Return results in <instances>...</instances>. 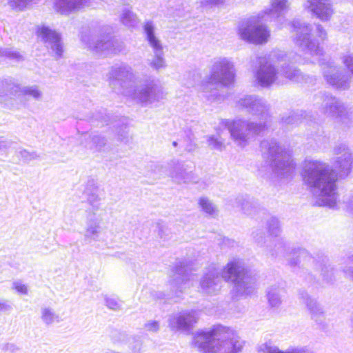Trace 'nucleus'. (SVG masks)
Returning <instances> with one entry per match:
<instances>
[{"mask_svg":"<svg viewBox=\"0 0 353 353\" xmlns=\"http://www.w3.org/2000/svg\"><path fill=\"white\" fill-rule=\"evenodd\" d=\"M345 276L353 281V254L347 261V265L343 268Z\"/></svg>","mask_w":353,"mask_h":353,"instance_id":"a19ab883","label":"nucleus"},{"mask_svg":"<svg viewBox=\"0 0 353 353\" xmlns=\"http://www.w3.org/2000/svg\"><path fill=\"white\" fill-rule=\"evenodd\" d=\"M346 207L348 211L353 213V195L347 201Z\"/></svg>","mask_w":353,"mask_h":353,"instance_id":"de8ad7c7","label":"nucleus"},{"mask_svg":"<svg viewBox=\"0 0 353 353\" xmlns=\"http://www.w3.org/2000/svg\"><path fill=\"white\" fill-rule=\"evenodd\" d=\"M263 154L271 161L273 172L279 176L287 177L294 172L295 165L292 159V150L278 145L274 139L261 143Z\"/></svg>","mask_w":353,"mask_h":353,"instance_id":"1a4fd4ad","label":"nucleus"},{"mask_svg":"<svg viewBox=\"0 0 353 353\" xmlns=\"http://www.w3.org/2000/svg\"><path fill=\"white\" fill-rule=\"evenodd\" d=\"M221 280L219 272L212 270L206 273L201 279V292L206 294H215L221 289Z\"/></svg>","mask_w":353,"mask_h":353,"instance_id":"393cba45","label":"nucleus"},{"mask_svg":"<svg viewBox=\"0 0 353 353\" xmlns=\"http://www.w3.org/2000/svg\"><path fill=\"white\" fill-rule=\"evenodd\" d=\"M192 77H193L194 79H195V78H196V77H197V76H196V75H195V74H193V75H192Z\"/></svg>","mask_w":353,"mask_h":353,"instance_id":"052dcab7","label":"nucleus"},{"mask_svg":"<svg viewBox=\"0 0 353 353\" xmlns=\"http://www.w3.org/2000/svg\"><path fill=\"white\" fill-rule=\"evenodd\" d=\"M305 254H306L305 252L302 250L299 252V257H300L301 256H304V255H305Z\"/></svg>","mask_w":353,"mask_h":353,"instance_id":"603ef678","label":"nucleus"},{"mask_svg":"<svg viewBox=\"0 0 353 353\" xmlns=\"http://www.w3.org/2000/svg\"><path fill=\"white\" fill-rule=\"evenodd\" d=\"M9 146V142L6 140H0V150H4Z\"/></svg>","mask_w":353,"mask_h":353,"instance_id":"09e8293b","label":"nucleus"},{"mask_svg":"<svg viewBox=\"0 0 353 353\" xmlns=\"http://www.w3.org/2000/svg\"><path fill=\"white\" fill-rule=\"evenodd\" d=\"M274 58L272 56L259 57L258 62L259 66L255 72V78L262 87H269L273 83H283L286 80L299 81L302 79V74L299 70L291 66L282 65L276 67L272 63Z\"/></svg>","mask_w":353,"mask_h":353,"instance_id":"423d86ee","label":"nucleus"},{"mask_svg":"<svg viewBox=\"0 0 353 353\" xmlns=\"http://www.w3.org/2000/svg\"><path fill=\"white\" fill-rule=\"evenodd\" d=\"M172 145H173L174 147H176V146L178 145V143H177L176 141H173V142H172Z\"/></svg>","mask_w":353,"mask_h":353,"instance_id":"13d9d810","label":"nucleus"},{"mask_svg":"<svg viewBox=\"0 0 353 353\" xmlns=\"http://www.w3.org/2000/svg\"><path fill=\"white\" fill-rule=\"evenodd\" d=\"M144 328L149 332L156 333L159 330V322L155 320H150L144 325Z\"/></svg>","mask_w":353,"mask_h":353,"instance_id":"ea45409f","label":"nucleus"},{"mask_svg":"<svg viewBox=\"0 0 353 353\" xmlns=\"http://www.w3.org/2000/svg\"><path fill=\"white\" fill-rule=\"evenodd\" d=\"M316 36L321 41H323L327 39V32L320 24L316 25Z\"/></svg>","mask_w":353,"mask_h":353,"instance_id":"37998d69","label":"nucleus"},{"mask_svg":"<svg viewBox=\"0 0 353 353\" xmlns=\"http://www.w3.org/2000/svg\"><path fill=\"white\" fill-rule=\"evenodd\" d=\"M144 32L146 35L147 41L150 46L152 48L154 57L150 61V65L156 70L163 68L166 66L163 57V46L161 41L156 37L154 34V26L152 21L145 23Z\"/></svg>","mask_w":353,"mask_h":353,"instance_id":"2eb2a0df","label":"nucleus"},{"mask_svg":"<svg viewBox=\"0 0 353 353\" xmlns=\"http://www.w3.org/2000/svg\"><path fill=\"white\" fill-rule=\"evenodd\" d=\"M315 100L316 104L321 103L320 108L326 115L341 121L350 119L353 116V107L345 104L332 95L320 94L316 97Z\"/></svg>","mask_w":353,"mask_h":353,"instance_id":"f8f14e48","label":"nucleus"},{"mask_svg":"<svg viewBox=\"0 0 353 353\" xmlns=\"http://www.w3.org/2000/svg\"><path fill=\"white\" fill-rule=\"evenodd\" d=\"M198 204L201 211L207 216L216 217L218 215L217 207L208 198L205 196L199 198Z\"/></svg>","mask_w":353,"mask_h":353,"instance_id":"2f4dec72","label":"nucleus"},{"mask_svg":"<svg viewBox=\"0 0 353 353\" xmlns=\"http://www.w3.org/2000/svg\"><path fill=\"white\" fill-rule=\"evenodd\" d=\"M300 299L302 303H303L311 314L312 318L318 321L320 320L321 316H323V310L317 301L309 296L306 292H302L300 294Z\"/></svg>","mask_w":353,"mask_h":353,"instance_id":"bb28decb","label":"nucleus"},{"mask_svg":"<svg viewBox=\"0 0 353 353\" xmlns=\"http://www.w3.org/2000/svg\"><path fill=\"white\" fill-rule=\"evenodd\" d=\"M156 168H158V169H159V170L163 168V167H162V166H157Z\"/></svg>","mask_w":353,"mask_h":353,"instance_id":"bf43d9fd","label":"nucleus"},{"mask_svg":"<svg viewBox=\"0 0 353 353\" xmlns=\"http://www.w3.org/2000/svg\"><path fill=\"white\" fill-rule=\"evenodd\" d=\"M86 202L90 208L88 210L85 227L84 229V239L88 242L97 241L101 234V223L103 213V197L97 187H88L84 190Z\"/></svg>","mask_w":353,"mask_h":353,"instance_id":"6e6552de","label":"nucleus"},{"mask_svg":"<svg viewBox=\"0 0 353 353\" xmlns=\"http://www.w3.org/2000/svg\"><path fill=\"white\" fill-rule=\"evenodd\" d=\"M0 53L1 56L6 57L10 59H13L17 61H21L23 59V57L20 54L19 52L13 51L10 49L1 50Z\"/></svg>","mask_w":353,"mask_h":353,"instance_id":"58836bf2","label":"nucleus"},{"mask_svg":"<svg viewBox=\"0 0 353 353\" xmlns=\"http://www.w3.org/2000/svg\"><path fill=\"white\" fill-rule=\"evenodd\" d=\"M350 327H351L352 330H353V316H352V318L350 319Z\"/></svg>","mask_w":353,"mask_h":353,"instance_id":"864d4df0","label":"nucleus"},{"mask_svg":"<svg viewBox=\"0 0 353 353\" xmlns=\"http://www.w3.org/2000/svg\"><path fill=\"white\" fill-rule=\"evenodd\" d=\"M199 318L196 310L183 311L171 316L168 320V325L172 330L188 331L192 328Z\"/></svg>","mask_w":353,"mask_h":353,"instance_id":"a211bd4d","label":"nucleus"},{"mask_svg":"<svg viewBox=\"0 0 353 353\" xmlns=\"http://www.w3.org/2000/svg\"><path fill=\"white\" fill-rule=\"evenodd\" d=\"M119 20L127 28H134L139 23L137 14L128 8L123 9L119 16Z\"/></svg>","mask_w":353,"mask_h":353,"instance_id":"7c9ffc66","label":"nucleus"},{"mask_svg":"<svg viewBox=\"0 0 353 353\" xmlns=\"http://www.w3.org/2000/svg\"><path fill=\"white\" fill-rule=\"evenodd\" d=\"M109 79L114 90L142 105L159 102L165 99L167 95L164 88L153 81L138 85L132 69L126 65L112 67Z\"/></svg>","mask_w":353,"mask_h":353,"instance_id":"f03ea898","label":"nucleus"},{"mask_svg":"<svg viewBox=\"0 0 353 353\" xmlns=\"http://www.w3.org/2000/svg\"><path fill=\"white\" fill-rule=\"evenodd\" d=\"M299 262H300L299 259L291 260L290 261V265L294 266V265H297Z\"/></svg>","mask_w":353,"mask_h":353,"instance_id":"3c124183","label":"nucleus"},{"mask_svg":"<svg viewBox=\"0 0 353 353\" xmlns=\"http://www.w3.org/2000/svg\"><path fill=\"white\" fill-rule=\"evenodd\" d=\"M172 272L170 282L173 288L183 292L193 285L191 281L193 280L194 275L190 274L185 266L176 265Z\"/></svg>","mask_w":353,"mask_h":353,"instance_id":"5701e85b","label":"nucleus"},{"mask_svg":"<svg viewBox=\"0 0 353 353\" xmlns=\"http://www.w3.org/2000/svg\"><path fill=\"white\" fill-rule=\"evenodd\" d=\"M266 230L269 236L277 239L281 231L279 220L274 217L270 218L266 222Z\"/></svg>","mask_w":353,"mask_h":353,"instance_id":"473e14b6","label":"nucleus"},{"mask_svg":"<svg viewBox=\"0 0 353 353\" xmlns=\"http://www.w3.org/2000/svg\"><path fill=\"white\" fill-rule=\"evenodd\" d=\"M221 277L234 284L232 292L236 298L247 297L255 292L256 279L248 274L239 259H234L227 263L221 271Z\"/></svg>","mask_w":353,"mask_h":353,"instance_id":"0eeeda50","label":"nucleus"},{"mask_svg":"<svg viewBox=\"0 0 353 353\" xmlns=\"http://www.w3.org/2000/svg\"><path fill=\"white\" fill-rule=\"evenodd\" d=\"M223 125L229 130L234 143L242 148L248 143L251 135L260 134L267 128L264 121L247 122L240 119L225 120L223 121Z\"/></svg>","mask_w":353,"mask_h":353,"instance_id":"9b49d317","label":"nucleus"},{"mask_svg":"<svg viewBox=\"0 0 353 353\" xmlns=\"http://www.w3.org/2000/svg\"><path fill=\"white\" fill-rule=\"evenodd\" d=\"M259 353H290V350H280L276 346H271L268 344H263L260 346Z\"/></svg>","mask_w":353,"mask_h":353,"instance_id":"4c0bfd02","label":"nucleus"},{"mask_svg":"<svg viewBox=\"0 0 353 353\" xmlns=\"http://www.w3.org/2000/svg\"><path fill=\"white\" fill-rule=\"evenodd\" d=\"M192 345L202 353H241L245 341L233 328L218 325L209 331L196 332Z\"/></svg>","mask_w":353,"mask_h":353,"instance_id":"20e7f679","label":"nucleus"},{"mask_svg":"<svg viewBox=\"0 0 353 353\" xmlns=\"http://www.w3.org/2000/svg\"><path fill=\"white\" fill-rule=\"evenodd\" d=\"M285 122L288 123H292L291 121H285Z\"/></svg>","mask_w":353,"mask_h":353,"instance_id":"680f3d73","label":"nucleus"},{"mask_svg":"<svg viewBox=\"0 0 353 353\" xmlns=\"http://www.w3.org/2000/svg\"><path fill=\"white\" fill-rule=\"evenodd\" d=\"M37 34L45 43L48 47L51 49L52 53L58 59L62 56L63 52L62 43L59 34L48 27L42 26L38 28Z\"/></svg>","mask_w":353,"mask_h":353,"instance_id":"4be33fe9","label":"nucleus"},{"mask_svg":"<svg viewBox=\"0 0 353 353\" xmlns=\"http://www.w3.org/2000/svg\"><path fill=\"white\" fill-rule=\"evenodd\" d=\"M128 344L130 353H142L143 341L140 338L130 337L128 339Z\"/></svg>","mask_w":353,"mask_h":353,"instance_id":"72a5a7b5","label":"nucleus"},{"mask_svg":"<svg viewBox=\"0 0 353 353\" xmlns=\"http://www.w3.org/2000/svg\"><path fill=\"white\" fill-rule=\"evenodd\" d=\"M285 293L283 288L272 285L267 290V299L271 307H279L282 303V297Z\"/></svg>","mask_w":353,"mask_h":353,"instance_id":"c85d7f7f","label":"nucleus"},{"mask_svg":"<svg viewBox=\"0 0 353 353\" xmlns=\"http://www.w3.org/2000/svg\"><path fill=\"white\" fill-rule=\"evenodd\" d=\"M10 7L17 11L23 10L33 0H8Z\"/></svg>","mask_w":353,"mask_h":353,"instance_id":"e433bc0d","label":"nucleus"},{"mask_svg":"<svg viewBox=\"0 0 353 353\" xmlns=\"http://www.w3.org/2000/svg\"><path fill=\"white\" fill-rule=\"evenodd\" d=\"M17 92H20L22 95L30 97L35 101H41L43 97L42 90L37 85L19 88L17 85L2 82L0 83V103L7 105L12 99V96Z\"/></svg>","mask_w":353,"mask_h":353,"instance_id":"ddd939ff","label":"nucleus"},{"mask_svg":"<svg viewBox=\"0 0 353 353\" xmlns=\"http://www.w3.org/2000/svg\"><path fill=\"white\" fill-rule=\"evenodd\" d=\"M270 6L260 12L261 18L279 19L290 10V4L288 0H270Z\"/></svg>","mask_w":353,"mask_h":353,"instance_id":"a878e982","label":"nucleus"},{"mask_svg":"<svg viewBox=\"0 0 353 353\" xmlns=\"http://www.w3.org/2000/svg\"><path fill=\"white\" fill-rule=\"evenodd\" d=\"M108 141L105 136L101 134H93L90 136V141L87 147L94 151L105 150Z\"/></svg>","mask_w":353,"mask_h":353,"instance_id":"c756f323","label":"nucleus"},{"mask_svg":"<svg viewBox=\"0 0 353 353\" xmlns=\"http://www.w3.org/2000/svg\"><path fill=\"white\" fill-rule=\"evenodd\" d=\"M168 174L177 184L196 183L197 177L192 172V167L185 162L172 160L168 164Z\"/></svg>","mask_w":353,"mask_h":353,"instance_id":"4468645a","label":"nucleus"},{"mask_svg":"<svg viewBox=\"0 0 353 353\" xmlns=\"http://www.w3.org/2000/svg\"><path fill=\"white\" fill-rule=\"evenodd\" d=\"M249 205H250V204L248 203H246L245 205L243 204L242 205L243 210L245 211V213H248V214H250V212H249V210H248Z\"/></svg>","mask_w":353,"mask_h":353,"instance_id":"8fccbe9b","label":"nucleus"},{"mask_svg":"<svg viewBox=\"0 0 353 353\" xmlns=\"http://www.w3.org/2000/svg\"><path fill=\"white\" fill-rule=\"evenodd\" d=\"M269 20L261 18L259 12L257 16H252L241 21L238 26V35L241 39L250 43L262 45L266 43L270 38V30L261 22Z\"/></svg>","mask_w":353,"mask_h":353,"instance_id":"9d476101","label":"nucleus"},{"mask_svg":"<svg viewBox=\"0 0 353 353\" xmlns=\"http://www.w3.org/2000/svg\"><path fill=\"white\" fill-rule=\"evenodd\" d=\"M88 46L93 52L104 55L117 54L124 48L123 42L117 39H112L108 36L92 39V42L88 43Z\"/></svg>","mask_w":353,"mask_h":353,"instance_id":"6ab92c4d","label":"nucleus"},{"mask_svg":"<svg viewBox=\"0 0 353 353\" xmlns=\"http://www.w3.org/2000/svg\"><path fill=\"white\" fill-rule=\"evenodd\" d=\"M105 305L110 310H119L122 307V302L116 296H105L104 297Z\"/></svg>","mask_w":353,"mask_h":353,"instance_id":"c9c22d12","label":"nucleus"},{"mask_svg":"<svg viewBox=\"0 0 353 353\" xmlns=\"http://www.w3.org/2000/svg\"><path fill=\"white\" fill-rule=\"evenodd\" d=\"M289 350L290 353H313L312 351L305 347H294Z\"/></svg>","mask_w":353,"mask_h":353,"instance_id":"a18cd8bd","label":"nucleus"},{"mask_svg":"<svg viewBox=\"0 0 353 353\" xmlns=\"http://www.w3.org/2000/svg\"><path fill=\"white\" fill-rule=\"evenodd\" d=\"M322 272H324V270H323V269H322ZM322 274H323V276H325V272H323Z\"/></svg>","mask_w":353,"mask_h":353,"instance_id":"e2e57ef3","label":"nucleus"},{"mask_svg":"<svg viewBox=\"0 0 353 353\" xmlns=\"http://www.w3.org/2000/svg\"><path fill=\"white\" fill-rule=\"evenodd\" d=\"M194 85V83H187L188 87H193Z\"/></svg>","mask_w":353,"mask_h":353,"instance_id":"6e6d98bb","label":"nucleus"},{"mask_svg":"<svg viewBox=\"0 0 353 353\" xmlns=\"http://www.w3.org/2000/svg\"><path fill=\"white\" fill-rule=\"evenodd\" d=\"M81 40L83 42L86 43L87 42V37H82Z\"/></svg>","mask_w":353,"mask_h":353,"instance_id":"4d7b16f0","label":"nucleus"},{"mask_svg":"<svg viewBox=\"0 0 353 353\" xmlns=\"http://www.w3.org/2000/svg\"><path fill=\"white\" fill-rule=\"evenodd\" d=\"M301 176L304 183L318 197L319 205L329 208L336 205V176L327 163L307 159L302 164Z\"/></svg>","mask_w":353,"mask_h":353,"instance_id":"7ed1b4c3","label":"nucleus"},{"mask_svg":"<svg viewBox=\"0 0 353 353\" xmlns=\"http://www.w3.org/2000/svg\"><path fill=\"white\" fill-rule=\"evenodd\" d=\"M236 107L245 109L251 114L259 116L267 120L269 117V105L262 98L257 96H245L236 102Z\"/></svg>","mask_w":353,"mask_h":353,"instance_id":"f3484780","label":"nucleus"},{"mask_svg":"<svg viewBox=\"0 0 353 353\" xmlns=\"http://www.w3.org/2000/svg\"><path fill=\"white\" fill-rule=\"evenodd\" d=\"M208 145L212 149L221 150L225 148L223 140L217 136H210L208 137Z\"/></svg>","mask_w":353,"mask_h":353,"instance_id":"f704fd0d","label":"nucleus"},{"mask_svg":"<svg viewBox=\"0 0 353 353\" xmlns=\"http://www.w3.org/2000/svg\"><path fill=\"white\" fill-rule=\"evenodd\" d=\"M225 0H201V4L203 6H214L223 4Z\"/></svg>","mask_w":353,"mask_h":353,"instance_id":"c03bdc74","label":"nucleus"},{"mask_svg":"<svg viewBox=\"0 0 353 353\" xmlns=\"http://www.w3.org/2000/svg\"><path fill=\"white\" fill-rule=\"evenodd\" d=\"M91 0H54V8L61 14L69 15L90 6Z\"/></svg>","mask_w":353,"mask_h":353,"instance_id":"b1692460","label":"nucleus"},{"mask_svg":"<svg viewBox=\"0 0 353 353\" xmlns=\"http://www.w3.org/2000/svg\"><path fill=\"white\" fill-rule=\"evenodd\" d=\"M254 242L261 248H265L267 252L272 256H277L283 250V244L279 239H272L265 236L264 231L256 228L252 232Z\"/></svg>","mask_w":353,"mask_h":353,"instance_id":"412c9836","label":"nucleus"},{"mask_svg":"<svg viewBox=\"0 0 353 353\" xmlns=\"http://www.w3.org/2000/svg\"><path fill=\"white\" fill-rule=\"evenodd\" d=\"M40 319L46 326L59 323L62 321L59 314L53 307L48 305H43L41 307Z\"/></svg>","mask_w":353,"mask_h":353,"instance_id":"cd10ccee","label":"nucleus"},{"mask_svg":"<svg viewBox=\"0 0 353 353\" xmlns=\"http://www.w3.org/2000/svg\"><path fill=\"white\" fill-rule=\"evenodd\" d=\"M234 78L235 70L232 61L225 57L214 58L210 66V75L201 85L204 97L210 101L216 100V88L231 85Z\"/></svg>","mask_w":353,"mask_h":353,"instance_id":"39448f33","label":"nucleus"},{"mask_svg":"<svg viewBox=\"0 0 353 353\" xmlns=\"http://www.w3.org/2000/svg\"><path fill=\"white\" fill-rule=\"evenodd\" d=\"M333 167L341 176H346L350 172L353 157L350 149L344 143L337 144L333 150Z\"/></svg>","mask_w":353,"mask_h":353,"instance_id":"dca6fc26","label":"nucleus"},{"mask_svg":"<svg viewBox=\"0 0 353 353\" xmlns=\"http://www.w3.org/2000/svg\"><path fill=\"white\" fill-rule=\"evenodd\" d=\"M28 154V152L27 151H26V150L21 152V155L23 157H26V154Z\"/></svg>","mask_w":353,"mask_h":353,"instance_id":"5fc2aeb1","label":"nucleus"},{"mask_svg":"<svg viewBox=\"0 0 353 353\" xmlns=\"http://www.w3.org/2000/svg\"><path fill=\"white\" fill-rule=\"evenodd\" d=\"M303 7L322 21H329L334 13L330 0H305Z\"/></svg>","mask_w":353,"mask_h":353,"instance_id":"aec40b11","label":"nucleus"},{"mask_svg":"<svg viewBox=\"0 0 353 353\" xmlns=\"http://www.w3.org/2000/svg\"><path fill=\"white\" fill-rule=\"evenodd\" d=\"M293 40L295 44L305 54L316 57L326 83L334 88L345 90L350 88L352 81L350 75L342 73L334 62L323 56V50L319 41L312 38V26L310 23L294 20L291 23Z\"/></svg>","mask_w":353,"mask_h":353,"instance_id":"f257e3e1","label":"nucleus"},{"mask_svg":"<svg viewBox=\"0 0 353 353\" xmlns=\"http://www.w3.org/2000/svg\"><path fill=\"white\" fill-rule=\"evenodd\" d=\"M12 306L8 301H0V312H8L11 310Z\"/></svg>","mask_w":353,"mask_h":353,"instance_id":"49530a36","label":"nucleus"},{"mask_svg":"<svg viewBox=\"0 0 353 353\" xmlns=\"http://www.w3.org/2000/svg\"><path fill=\"white\" fill-rule=\"evenodd\" d=\"M14 289L21 294H28V287L21 283V281H16L13 283Z\"/></svg>","mask_w":353,"mask_h":353,"instance_id":"79ce46f5","label":"nucleus"}]
</instances>
